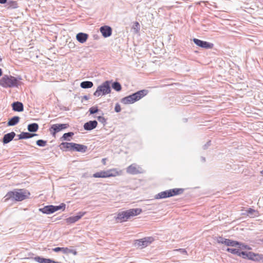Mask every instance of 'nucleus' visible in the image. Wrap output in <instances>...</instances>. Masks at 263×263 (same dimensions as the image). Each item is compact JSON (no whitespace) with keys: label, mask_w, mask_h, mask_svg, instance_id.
Wrapping results in <instances>:
<instances>
[{"label":"nucleus","mask_w":263,"mask_h":263,"mask_svg":"<svg viewBox=\"0 0 263 263\" xmlns=\"http://www.w3.org/2000/svg\"><path fill=\"white\" fill-rule=\"evenodd\" d=\"M30 195V192L26 189H14L6 194L4 197V201L7 202L9 200L21 201L28 199Z\"/></svg>","instance_id":"1"},{"label":"nucleus","mask_w":263,"mask_h":263,"mask_svg":"<svg viewBox=\"0 0 263 263\" xmlns=\"http://www.w3.org/2000/svg\"><path fill=\"white\" fill-rule=\"evenodd\" d=\"M142 211L140 208L130 209L119 212L115 218L117 222H124L128 221L132 217L140 214Z\"/></svg>","instance_id":"2"},{"label":"nucleus","mask_w":263,"mask_h":263,"mask_svg":"<svg viewBox=\"0 0 263 263\" xmlns=\"http://www.w3.org/2000/svg\"><path fill=\"white\" fill-rule=\"evenodd\" d=\"M147 93V90L145 89L138 91L131 95L123 98L121 100V102L125 104L133 103L146 96Z\"/></svg>","instance_id":"3"},{"label":"nucleus","mask_w":263,"mask_h":263,"mask_svg":"<svg viewBox=\"0 0 263 263\" xmlns=\"http://www.w3.org/2000/svg\"><path fill=\"white\" fill-rule=\"evenodd\" d=\"M18 80L11 76H4L0 79V85L4 88H10L17 86Z\"/></svg>","instance_id":"4"},{"label":"nucleus","mask_w":263,"mask_h":263,"mask_svg":"<svg viewBox=\"0 0 263 263\" xmlns=\"http://www.w3.org/2000/svg\"><path fill=\"white\" fill-rule=\"evenodd\" d=\"M111 89L110 86V82L106 81L99 86L94 92L93 95L95 97H99L101 96L108 94L110 92Z\"/></svg>","instance_id":"5"},{"label":"nucleus","mask_w":263,"mask_h":263,"mask_svg":"<svg viewBox=\"0 0 263 263\" xmlns=\"http://www.w3.org/2000/svg\"><path fill=\"white\" fill-rule=\"evenodd\" d=\"M119 175L118 172L116 169H110L107 171H101L93 174L95 178H107L114 177Z\"/></svg>","instance_id":"6"},{"label":"nucleus","mask_w":263,"mask_h":263,"mask_svg":"<svg viewBox=\"0 0 263 263\" xmlns=\"http://www.w3.org/2000/svg\"><path fill=\"white\" fill-rule=\"evenodd\" d=\"M182 190L179 189H174L163 191L159 193L156 195L157 199L165 198L178 195L182 192Z\"/></svg>","instance_id":"7"},{"label":"nucleus","mask_w":263,"mask_h":263,"mask_svg":"<svg viewBox=\"0 0 263 263\" xmlns=\"http://www.w3.org/2000/svg\"><path fill=\"white\" fill-rule=\"evenodd\" d=\"M154 240V239L152 237H145L136 240L135 242V245L138 247L143 248L150 245Z\"/></svg>","instance_id":"8"},{"label":"nucleus","mask_w":263,"mask_h":263,"mask_svg":"<svg viewBox=\"0 0 263 263\" xmlns=\"http://www.w3.org/2000/svg\"><path fill=\"white\" fill-rule=\"evenodd\" d=\"M193 41L196 45L205 49L212 48L213 46V44L197 39H194Z\"/></svg>","instance_id":"9"},{"label":"nucleus","mask_w":263,"mask_h":263,"mask_svg":"<svg viewBox=\"0 0 263 263\" xmlns=\"http://www.w3.org/2000/svg\"><path fill=\"white\" fill-rule=\"evenodd\" d=\"M100 31L104 37L110 36L112 33V29L108 26H103L100 27Z\"/></svg>","instance_id":"10"},{"label":"nucleus","mask_w":263,"mask_h":263,"mask_svg":"<svg viewBox=\"0 0 263 263\" xmlns=\"http://www.w3.org/2000/svg\"><path fill=\"white\" fill-rule=\"evenodd\" d=\"M86 212H79L77 215L71 216L67 218L66 221L67 223H73L80 219L85 214Z\"/></svg>","instance_id":"11"},{"label":"nucleus","mask_w":263,"mask_h":263,"mask_svg":"<svg viewBox=\"0 0 263 263\" xmlns=\"http://www.w3.org/2000/svg\"><path fill=\"white\" fill-rule=\"evenodd\" d=\"M98 124V122L96 120L90 121L86 122L84 125V128L87 130H90L95 128Z\"/></svg>","instance_id":"12"},{"label":"nucleus","mask_w":263,"mask_h":263,"mask_svg":"<svg viewBox=\"0 0 263 263\" xmlns=\"http://www.w3.org/2000/svg\"><path fill=\"white\" fill-rule=\"evenodd\" d=\"M67 127L68 125L67 124H56L52 125L51 129L53 130L54 133H58Z\"/></svg>","instance_id":"13"},{"label":"nucleus","mask_w":263,"mask_h":263,"mask_svg":"<svg viewBox=\"0 0 263 263\" xmlns=\"http://www.w3.org/2000/svg\"><path fill=\"white\" fill-rule=\"evenodd\" d=\"M87 148V147L85 145L73 143L72 151L84 153Z\"/></svg>","instance_id":"14"},{"label":"nucleus","mask_w":263,"mask_h":263,"mask_svg":"<svg viewBox=\"0 0 263 263\" xmlns=\"http://www.w3.org/2000/svg\"><path fill=\"white\" fill-rule=\"evenodd\" d=\"M88 35L85 33L80 32L77 34L76 39L81 43H84L88 39Z\"/></svg>","instance_id":"15"},{"label":"nucleus","mask_w":263,"mask_h":263,"mask_svg":"<svg viewBox=\"0 0 263 263\" xmlns=\"http://www.w3.org/2000/svg\"><path fill=\"white\" fill-rule=\"evenodd\" d=\"M15 133L13 132L7 134L3 137V142L4 144L10 142L15 137Z\"/></svg>","instance_id":"16"},{"label":"nucleus","mask_w":263,"mask_h":263,"mask_svg":"<svg viewBox=\"0 0 263 263\" xmlns=\"http://www.w3.org/2000/svg\"><path fill=\"white\" fill-rule=\"evenodd\" d=\"M247 258L254 261H257L261 259V256L258 254H255L252 252H248Z\"/></svg>","instance_id":"17"},{"label":"nucleus","mask_w":263,"mask_h":263,"mask_svg":"<svg viewBox=\"0 0 263 263\" xmlns=\"http://www.w3.org/2000/svg\"><path fill=\"white\" fill-rule=\"evenodd\" d=\"M13 110L15 111H22L24 109L23 104L20 102H15L12 104Z\"/></svg>","instance_id":"18"},{"label":"nucleus","mask_w":263,"mask_h":263,"mask_svg":"<svg viewBox=\"0 0 263 263\" xmlns=\"http://www.w3.org/2000/svg\"><path fill=\"white\" fill-rule=\"evenodd\" d=\"M34 260L39 263H60L48 258H44L39 256L34 257Z\"/></svg>","instance_id":"19"},{"label":"nucleus","mask_w":263,"mask_h":263,"mask_svg":"<svg viewBox=\"0 0 263 263\" xmlns=\"http://www.w3.org/2000/svg\"><path fill=\"white\" fill-rule=\"evenodd\" d=\"M53 208H54V205H50L45 206L43 209H40V210L44 213L49 214L53 213L54 212Z\"/></svg>","instance_id":"20"},{"label":"nucleus","mask_w":263,"mask_h":263,"mask_svg":"<svg viewBox=\"0 0 263 263\" xmlns=\"http://www.w3.org/2000/svg\"><path fill=\"white\" fill-rule=\"evenodd\" d=\"M73 143L63 142L61 144V148L64 150L72 151Z\"/></svg>","instance_id":"21"},{"label":"nucleus","mask_w":263,"mask_h":263,"mask_svg":"<svg viewBox=\"0 0 263 263\" xmlns=\"http://www.w3.org/2000/svg\"><path fill=\"white\" fill-rule=\"evenodd\" d=\"M20 118L18 116H14L11 118L7 123L8 126H14L17 124L20 121Z\"/></svg>","instance_id":"22"},{"label":"nucleus","mask_w":263,"mask_h":263,"mask_svg":"<svg viewBox=\"0 0 263 263\" xmlns=\"http://www.w3.org/2000/svg\"><path fill=\"white\" fill-rule=\"evenodd\" d=\"M36 134H30L29 133L22 132L21 134L18 135L19 139H28L36 136Z\"/></svg>","instance_id":"23"},{"label":"nucleus","mask_w":263,"mask_h":263,"mask_svg":"<svg viewBox=\"0 0 263 263\" xmlns=\"http://www.w3.org/2000/svg\"><path fill=\"white\" fill-rule=\"evenodd\" d=\"M39 128V125L37 123H32L28 125V130L30 132H35Z\"/></svg>","instance_id":"24"},{"label":"nucleus","mask_w":263,"mask_h":263,"mask_svg":"<svg viewBox=\"0 0 263 263\" xmlns=\"http://www.w3.org/2000/svg\"><path fill=\"white\" fill-rule=\"evenodd\" d=\"M80 86L83 88H90L93 86V83L91 81H84L81 83Z\"/></svg>","instance_id":"25"},{"label":"nucleus","mask_w":263,"mask_h":263,"mask_svg":"<svg viewBox=\"0 0 263 263\" xmlns=\"http://www.w3.org/2000/svg\"><path fill=\"white\" fill-rule=\"evenodd\" d=\"M223 243H224L227 246H235L237 245H238V242L235 241H233L230 239H226L223 242H222Z\"/></svg>","instance_id":"26"},{"label":"nucleus","mask_w":263,"mask_h":263,"mask_svg":"<svg viewBox=\"0 0 263 263\" xmlns=\"http://www.w3.org/2000/svg\"><path fill=\"white\" fill-rule=\"evenodd\" d=\"M112 87L114 89L117 91H119L121 90V85L119 82H115L112 83Z\"/></svg>","instance_id":"27"},{"label":"nucleus","mask_w":263,"mask_h":263,"mask_svg":"<svg viewBox=\"0 0 263 263\" xmlns=\"http://www.w3.org/2000/svg\"><path fill=\"white\" fill-rule=\"evenodd\" d=\"M74 135L73 133L72 132H69L67 133H65L62 137V138L64 140H70L69 138L72 136Z\"/></svg>","instance_id":"28"},{"label":"nucleus","mask_w":263,"mask_h":263,"mask_svg":"<svg viewBox=\"0 0 263 263\" xmlns=\"http://www.w3.org/2000/svg\"><path fill=\"white\" fill-rule=\"evenodd\" d=\"M247 213L250 215H254L255 216H258L259 215L258 211L251 208H250L247 211Z\"/></svg>","instance_id":"29"},{"label":"nucleus","mask_w":263,"mask_h":263,"mask_svg":"<svg viewBox=\"0 0 263 263\" xmlns=\"http://www.w3.org/2000/svg\"><path fill=\"white\" fill-rule=\"evenodd\" d=\"M54 212L60 210H62V211H64L65 209V204L64 203H62L61 205L58 206H54Z\"/></svg>","instance_id":"30"},{"label":"nucleus","mask_w":263,"mask_h":263,"mask_svg":"<svg viewBox=\"0 0 263 263\" xmlns=\"http://www.w3.org/2000/svg\"><path fill=\"white\" fill-rule=\"evenodd\" d=\"M227 251L229 252H231L232 254H238V255L239 252L238 249H233V248H228L227 249Z\"/></svg>","instance_id":"31"},{"label":"nucleus","mask_w":263,"mask_h":263,"mask_svg":"<svg viewBox=\"0 0 263 263\" xmlns=\"http://www.w3.org/2000/svg\"><path fill=\"white\" fill-rule=\"evenodd\" d=\"M47 142L43 140H39L36 141V144L39 146H45L46 145Z\"/></svg>","instance_id":"32"},{"label":"nucleus","mask_w":263,"mask_h":263,"mask_svg":"<svg viewBox=\"0 0 263 263\" xmlns=\"http://www.w3.org/2000/svg\"><path fill=\"white\" fill-rule=\"evenodd\" d=\"M127 172L131 174H135L137 172V171L135 170V168L133 165H129L128 167Z\"/></svg>","instance_id":"33"},{"label":"nucleus","mask_w":263,"mask_h":263,"mask_svg":"<svg viewBox=\"0 0 263 263\" xmlns=\"http://www.w3.org/2000/svg\"><path fill=\"white\" fill-rule=\"evenodd\" d=\"M89 112L90 114H93L98 111V109L97 107H92L89 108Z\"/></svg>","instance_id":"34"},{"label":"nucleus","mask_w":263,"mask_h":263,"mask_svg":"<svg viewBox=\"0 0 263 263\" xmlns=\"http://www.w3.org/2000/svg\"><path fill=\"white\" fill-rule=\"evenodd\" d=\"M133 29L134 30H135V31L136 32H137L138 31V30L140 29V25H139L138 22H135V25H134V26L133 27Z\"/></svg>","instance_id":"35"},{"label":"nucleus","mask_w":263,"mask_h":263,"mask_svg":"<svg viewBox=\"0 0 263 263\" xmlns=\"http://www.w3.org/2000/svg\"><path fill=\"white\" fill-rule=\"evenodd\" d=\"M97 119L100 122L103 124H104L106 122V120L103 117L98 116L97 117Z\"/></svg>","instance_id":"36"},{"label":"nucleus","mask_w":263,"mask_h":263,"mask_svg":"<svg viewBox=\"0 0 263 263\" xmlns=\"http://www.w3.org/2000/svg\"><path fill=\"white\" fill-rule=\"evenodd\" d=\"M248 252H239L238 255L240 256H242L243 258H247Z\"/></svg>","instance_id":"37"},{"label":"nucleus","mask_w":263,"mask_h":263,"mask_svg":"<svg viewBox=\"0 0 263 263\" xmlns=\"http://www.w3.org/2000/svg\"><path fill=\"white\" fill-rule=\"evenodd\" d=\"M62 252L64 254L70 253V249L68 248H62Z\"/></svg>","instance_id":"38"},{"label":"nucleus","mask_w":263,"mask_h":263,"mask_svg":"<svg viewBox=\"0 0 263 263\" xmlns=\"http://www.w3.org/2000/svg\"><path fill=\"white\" fill-rule=\"evenodd\" d=\"M10 6L13 8H16L17 7V4L16 2L11 1L9 3Z\"/></svg>","instance_id":"39"},{"label":"nucleus","mask_w":263,"mask_h":263,"mask_svg":"<svg viewBox=\"0 0 263 263\" xmlns=\"http://www.w3.org/2000/svg\"><path fill=\"white\" fill-rule=\"evenodd\" d=\"M174 251H179L181 253L184 254L185 255H187V253L185 249H176V250H174Z\"/></svg>","instance_id":"40"},{"label":"nucleus","mask_w":263,"mask_h":263,"mask_svg":"<svg viewBox=\"0 0 263 263\" xmlns=\"http://www.w3.org/2000/svg\"><path fill=\"white\" fill-rule=\"evenodd\" d=\"M121 108L120 105L118 103L116 104L115 105V110L117 112H119L121 111Z\"/></svg>","instance_id":"41"},{"label":"nucleus","mask_w":263,"mask_h":263,"mask_svg":"<svg viewBox=\"0 0 263 263\" xmlns=\"http://www.w3.org/2000/svg\"><path fill=\"white\" fill-rule=\"evenodd\" d=\"M53 251L55 252H59V251H62V248H61V247L55 248L53 249Z\"/></svg>","instance_id":"42"},{"label":"nucleus","mask_w":263,"mask_h":263,"mask_svg":"<svg viewBox=\"0 0 263 263\" xmlns=\"http://www.w3.org/2000/svg\"><path fill=\"white\" fill-rule=\"evenodd\" d=\"M210 143H211V141H208V142L206 143V144H205L203 146V148H204V149H205L206 148H208V147L209 145H210Z\"/></svg>","instance_id":"43"},{"label":"nucleus","mask_w":263,"mask_h":263,"mask_svg":"<svg viewBox=\"0 0 263 263\" xmlns=\"http://www.w3.org/2000/svg\"><path fill=\"white\" fill-rule=\"evenodd\" d=\"M70 253H72L73 255H76L77 254V252L76 250L70 249Z\"/></svg>","instance_id":"44"},{"label":"nucleus","mask_w":263,"mask_h":263,"mask_svg":"<svg viewBox=\"0 0 263 263\" xmlns=\"http://www.w3.org/2000/svg\"><path fill=\"white\" fill-rule=\"evenodd\" d=\"M7 0H0V4H5V3H6Z\"/></svg>","instance_id":"45"},{"label":"nucleus","mask_w":263,"mask_h":263,"mask_svg":"<svg viewBox=\"0 0 263 263\" xmlns=\"http://www.w3.org/2000/svg\"><path fill=\"white\" fill-rule=\"evenodd\" d=\"M3 74L2 70L0 68V77L2 76Z\"/></svg>","instance_id":"46"},{"label":"nucleus","mask_w":263,"mask_h":263,"mask_svg":"<svg viewBox=\"0 0 263 263\" xmlns=\"http://www.w3.org/2000/svg\"><path fill=\"white\" fill-rule=\"evenodd\" d=\"M105 160H106L105 159H103L102 160V161L103 163H105Z\"/></svg>","instance_id":"47"},{"label":"nucleus","mask_w":263,"mask_h":263,"mask_svg":"<svg viewBox=\"0 0 263 263\" xmlns=\"http://www.w3.org/2000/svg\"><path fill=\"white\" fill-rule=\"evenodd\" d=\"M84 98L86 100H87V97H86V96H84Z\"/></svg>","instance_id":"48"},{"label":"nucleus","mask_w":263,"mask_h":263,"mask_svg":"<svg viewBox=\"0 0 263 263\" xmlns=\"http://www.w3.org/2000/svg\"><path fill=\"white\" fill-rule=\"evenodd\" d=\"M261 174L262 176H263V171L261 172Z\"/></svg>","instance_id":"49"},{"label":"nucleus","mask_w":263,"mask_h":263,"mask_svg":"<svg viewBox=\"0 0 263 263\" xmlns=\"http://www.w3.org/2000/svg\"><path fill=\"white\" fill-rule=\"evenodd\" d=\"M2 60V59L0 58V61Z\"/></svg>","instance_id":"50"}]
</instances>
